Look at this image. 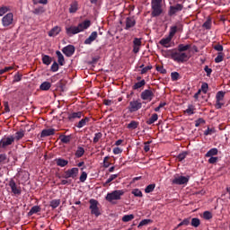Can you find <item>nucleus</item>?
Returning a JSON list of instances; mask_svg holds the SVG:
<instances>
[{"label": "nucleus", "mask_w": 230, "mask_h": 230, "mask_svg": "<svg viewBox=\"0 0 230 230\" xmlns=\"http://www.w3.org/2000/svg\"><path fill=\"white\" fill-rule=\"evenodd\" d=\"M171 55V58L174 60V62L184 63L190 60V57L185 52H181V50L169 51Z\"/></svg>", "instance_id": "obj_2"}, {"label": "nucleus", "mask_w": 230, "mask_h": 230, "mask_svg": "<svg viewBox=\"0 0 230 230\" xmlns=\"http://www.w3.org/2000/svg\"><path fill=\"white\" fill-rule=\"evenodd\" d=\"M40 211V207L39 206H33L31 210L29 211L28 215L29 217H31V215H35L36 213H39Z\"/></svg>", "instance_id": "obj_35"}, {"label": "nucleus", "mask_w": 230, "mask_h": 230, "mask_svg": "<svg viewBox=\"0 0 230 230\" xmlns=\"http://www.w3.org/2000/svg\"><path fill=\"white\" fill-rule=\"evenodd\" d=\"M40 91H49L51 89V83L49 82H43L40 86Z\"/></svg>", "instance_id": "obj_30"}, {"label": "nucleus", "mask_w": 230, "mask_h": 230, "mask_svg": "<svg viewBox=\"0 0 230 230\" xmlns=\"http://www.w3.org/2000/svg\"><path fill=\"white\" fill-rule=\"evenodd\" d=\"M133 52L134 53H139V48H141V39L135 38L133 40Z\"/></svg>", "instance_id": "obj_19"}, {"label": "nucleus", "mask_w": 230, "mask_h": 230, "mask_svg": "<svg viewBox=\"0 0 230 230\" xmlns=\"http://www.w3.org/2000/svg\"><path fill=\"white\" fill-rule=\"evenodd\" d=\"M55 128L43 129L40 134V137H48V136H54Z\"/></svg>", "instance_id": "obj_21"}, {"label": "nucleus", "mask_w": 230, "mask_h": 230, "mask_svg": "<svg viewBox=\"0 0 230 230\" xmlns=\"http://www.w3.org/2000/svg\"><path fill=\"white\" fill-rule=\"evenodd\" d=\"M89 204H90V210H91V215H94L95 217H100V215H102V211L100 210V203L98 202V200L94 199H91L89 200Z\"/></svg>", "instance_id": "obj_6"}, {"label": "nucleus", "mask_w": 230, "mask_h": 230, "mask_svg": "<svg viewBox=\"0 0 230 230\" xmlns=\"http://www.w3.org/2000/svg\"><path fill=\"white\" fill-rule=\"evenodd\" d=\"M13 143H15L13 135H9L7 137H2V139L0 140V150H6V148H8V146H11V145H13Z\"/></svg>", "instance_id": "obj_4"}, {"label": "nucleus", "mask_w": 230, "mask_h": 230, "mask_svg": "<svg viewBox=\"0 0 230 230\" xmlns=\"http://www.w3.org/2000/svg\"><path fill=\"white\" fill-rule=\"evenodd\" d=\"M50 71H52V73H57V71H58V63L55 61L50 67Z\"/></svg>", "instance_id": "obj_53"}, {"label": "nucleus", "mask_w": 230, "mask_h": 230, "mask_svg": "<svg viewBox=\"0 0 230 230\" xmlns=\"http://www.w3.org/2000/svg\"><path fill=\"white\" fill-rule=\"evenodd\" d=\"M224 96H226V92L223 91H219L217 95H216V109H222V105H224V103H222V100H224Z\"/></svg>", "instance_id": "obj_14"}, {"label": "nucleus", "mask_w": 230, "mask_h": 230, "mask_svg": "<svg viewBox=\"0 0 230 230\" xmlns=\"http://www.w3.org/2000/svg\"><path fill=\"white\" fill-rule=\"evenodd\" d=\"M61 142L62 143H69V141H71V136H62L60 137Z\"/></svg>", "instance_id": "obj_50"}, {"label": "nucleus", "mask_w": 230, "mask_h": 230, "mask_svg": "<svg viewBox=\"0 0 230 230\" xmlns=\"http://www.w3.org/2000/svg\"><path fill=\"white\" fill-rule=\"evenodd\" d=\"M56 55L58 57V62L59 66H64L65 59H64V55H62V52H60V50H57Z\"/></svg>", "instance_id": "obj_28"}, {"label": "nucleus", "mask_w": 230, "mask_h": 230, "mask_svg": "<svg viewBox=\"0 0 230 230\" xmlns=\"http://www.w3.org/2000/svg\"><path fill=\"white\" fill-rule=\"evenodd\" d=\"M206 123V120L204 119L199 118L197 120H195V127H200V125H204Z\"/></svg>", "instance_id": "obj_52"}, {"label": "nucleus", "mask_w": 230, "mask_h": 230, "mask_svg": "<svg viewBox=\"0 0 230 230\" xmlns=\"http://www.w3.org/2000/svg\"><path fill=\"white\" fill-rule=\"evenodd\" d=\"M26 134V131L23 130V129H20L18 130L14 136H13V139H14V142L15 141H21V139H22V137H24V135Z\"/></svg>", "instance_id": "obj_20"}, {"label": "nucleus", "mask_w": 230, "mask_h": 230, "mask_svg": "<svg viewBox=\"0 0 230 230\" xmlns=\"http://www.w3.org/2000/svg\"><path fill=\"white\" fill-rule=\"evenodd\" d=\"M131 193L135 197H143V192L139 189H134Z\"/></svg>", "instance_id": "obj_47"}, {"label": "nucleus", "mask_w": 230, "mask_h": 230, "mask_svg": "<svg viewBox=\"0 0 230 230\" xmlns=\"http://www.w3.org/2000/svg\"><path fill=\"white\" fill-rule=\"evenodd\" d=\"M185 114H188V116H191L193 114H195V106H193V104H190L188 106V109H186L184 111Z\"/></svg>", "instance_id": "obj_31"}, {"label": "nucleus", "mask_w": 230, "mask_h": 230, "mask_svg": "<svg viewBox=\"0 0 230 230\" xmlns=\"http://www.w3.org/2000/svg\"><path fill=\"white\" fill-rule=\"evenodd\" d=\"M137 127H139V122L136 121V120H131L129 124H128V128L131 129V130H136V128H137Z\"/></svg>", "instance_id": "obj_33"}, {"label": "nucleus", "mask_w": 230, "mask_h": 230, "mask_svg": "<svg viewBox=\"0 0 230 230\" xmlns=\"http://www.w3.org/2000/svg\"><path fill=\"white\" fill-rule=\"evenodd\" d=\"M78 177V168L74 167L65 172L64 179H76Z\"/></svg>", "instance_id": "obj_10"}, {"label": "nucleus", "mask_w": 230, "mask_h": 230, "mask_svg": "<svg viewBox=\"0 0 230 230\" xmlns=\"http://www.w3.org/2000/svg\"><path fill=\"white\" fill-rule=\"evenodd\" d=\"M211 134H215V128H208L207 130L204 131V136H211Z\"/></svg>", "instance_id": "obj_58"}, {"label": "nucleus", "mask_w": 230, "mask_h": 230, "mask_svg": "<svg viewBox=\"0 0 230 230\" xmlns=\"http://www.w3.org/2000/svg\"><path fill=\"white\" fill-rule=\"evenodd\" d=\"M7 157L5 154L0 155V164H4L6 163Z\"/></svg>", "instance_id": "obj_60"}, {"label": "nucleus", "mask_w": 230, "mask_h": 230, "mask_svg": "<svg viewBox=\"0 0 230 230\" xmlns=\"http://www.w3.org/2000/svg\"><path fill=\"white\" fill-rule=\"evenodd\" d=\"M140 98L147 102H152L154 100V92L150 89L145 90L141 93Z\"/></svg>", "instance_id": "obj_12"}, {"label": "nucleus", "mask_w": 230, "mask_h": 230, "mask_svg": "<svg viewBox=\"0 0 230 230\" xmlns=\"http://www.w3.org/2000/svg\"><path fill=\"white\" fill-rule=\"evenodd\" d=\"M192 227H199L200 226V219L193 217L190 222Z\"/></svg>", "instance_id": "obj_43"}, {"label": "nucleus", "mask_w": 230, "mask_h": 230, "mask_svg": "<svg viewBox=\"0 0 230 230\" xmlns=\"http://www.w3.org/2000/svg\"><path fill=\"white\" fill-rule=\"evenodd\" d=\"M152 17H159L163 13V0L151 1Z\"/></svg>", "instance_id": "obj_3"}, {"label": "nucleus", "mask_w": 230, "mask_h": 230, "mask_svg": "<svg viewBox=\"0 0 230 230\" xmlns=\"http://www.w3.org/2000/svg\"><path fill=\"white\" fill-rule=\"evenodd\" d=\"M84 154H85V149H84V147H82V146H79V147H77L75 155V157L80 158Z\"/></svg>", "instance_id": "obj_32"}, {"label": "nucleus", "mask_w": 230, "mask_h": 230, "mask_svg": "<svg viewBox=\"0 0 230 230\" xmlns=\"http://www.w3.org/2000/svg\"><path fill=\"white\" fill-rule=\"evenodd\" d=\"M218 154V149L212 148L207 154L206 157H213V155H217Z\"/></svg>", "instance_id": "obj_39"}, {"label": "nucleus", "mask_w": 230, "mask_h": 230, "mask_svg": "<svg viewBox=\"0 0 230 230\" xmlns=\"http://www.w3.org/2000/svg\"><path fill=\"white\" fill-rule=\"evenodd\" d=\"M8 185L11 188L12 193H13V195H21V187H17V183H15L13 179L9 181Z\"/></svg>", "instance_id": "obj_15"}, {"label": "nucleus", "mask_w": 230, "mask_h": 230, "mask_svg": "<svg viewBox=\"0 0 230 230\" xmlns=\"http://www.w3.org/2000/svg\"><path fill=\"white\" fill-rule=\"evenodd\" d=\"M109 159H111V157H109V156L104 157V159H103V166H104V168H109V166H111Z\"/></svg>", "instance_id": "obj_57"}, {"label": "nucleus", "mask_w": 230, "mask_h": 230, "mask_svg": "<svg viewBox=\"0 0 230 230\" xmlns=\"http://www.w3.org/2000/svg\"><path fill=\"white\" fill-rule=\"evenodd\" d=\"M155 190V183L149 184L148 186L146 187L145 192L146 193H152Z\"/></svg>", "instance_id": "obj_42"}, {"label": "nucleus", "mask_w": 230, "mask_h": 230, "mask_svg": "<svg viewBox=\"0 0 230 230\" xmlns=\"http://www.w3.org/2000/svg\"><path fill=\"white\" fill-rule=\"evenodd\" d=\"M91 121V119L89 117H85L84 119H82L77 124L76 127L77 128H83V127H85L87 123Z\"/></svg>", "instance_id": "obj_25"}, {"label": "nucleus", "mask_w": 230, "mask_h": 230, "mask_svg": "<svg viewBox=\"0 0 230 230\" xmlns=\"http://www.w3.org/2000/svg\"><path fill=\"white\" fill-rule=\"evenodd\" d=\"M182 28H183V26L181 22H178L174 26H172L170 28L169 37L173 39V37L175 36V33H177V31H182Z\"/></svg>", "instance_id": "obj_13"}, {"label": "nucleus", "mask_w": 230, "mask_h": 230, "mask_svg": "<svg viewBox=\"0 0 230 230\" xmlns=\"http://www.w3.org/2000/svg\"><path fill=\"white\" fill-rule=\"evenodd\" d=\"M69 13H76L78 12V2L74 1L70 4Z\"/></svg>", "instance_id": "obj_24"}, {"label": "nucleus", "mask_w": 230, "mask_h": 230, "mask_svg": "<svg viewBox=\"0 0 230 230\" xmlns=\"http://www.w3.org/2000/svg\"><path fill=\"white\" fill-rule=\"evenodd\" d=\"M182 8H184V5L181 4H177L176 5H171L168 12L169 17H173V15L178 13V12H182Z\"/></svg>", "instance_id": "obj_11"}, {"label": "nucleus", "mask_w": 230, "mask_h": 230, "mask_svg": "<svg viewBox=\"0 0 230 230\" xmlns=\"http://www.w3.org/2000/svg\"><path fill=\"white\" fill-rule=\"evenodd\" d=\"M150 143H152V141H147L144 143V150L145 152H150Z\"/></svg>", "instance_id": "obj_64"}, {"label": "nucleus", "mask_w": 230, "mask_h": 230, "mask_svg": "<svg viewBox=\"0 0 230 230\" xmlns=\"http://www.w3.org/2000/svg\"><path fill=\"white\" fill-rule=\"evenodd\" d=\"M181 226H190V218L183 219L176 227V229H179V227H181Z\"/></svg>", "instance_id": "obj_48"}, {"label": "nucleus", "mask_w": 230, "mask_h": 230, "mask_svg": "<svg viewBox=\"0 0 230 230\" xmlns=\"http://www.w3.org/2000/svg\"><path fill=\"white\" fill-rule=\"evenodd\" d=\"M82 111L73 112L68 115V119L70 121H73V119H76V118L80 119V118H82Z\"/></svg>", "instance_id": "obj_27"}, {"label": "nucleus", "mask_w": 230, "mask_h": 230, "mask_svg": "<svg viewBox=\"0 0 230 230\" xmlns=\"http://www.w3.org/2000/svg\"><path fill=\"white\" fill-rule=\"evenodd\" d=\"M75 46L73 45H68L66 47H64L62 51L64 53V55H66V57H73V55H75Z\"/></svg>", "instance_id": "obj_16"}, {"label": "nucleus", "mask_w": 230, "mask_h": 230, "mask_svg": "<svg viewBox=\"0 0 230 230\" xmlns=\"http://www.w3.org/2000/svg\"><path fill=\"white\" fill-rule=\"evenodd\" d=\"M150 222H152V220L144 219L139 223L138 227H142V226H148V224H150Z\"/></svg>", "instance_id": "obj_59"}, {"label": "nucleus", "mask_w": 230, "mask_h": 230, "mask_svg": "<svg viewBox=\"0 0 230 230\" xmlns=\"http://www.w3.org/2000/svg\"><path fill=\"white\" fill-rule=\"evenodd\" d=\"M208 89H209V86L208 85V84L203 83L201 85V91H202V93H204V94H206V93H208Z\"/></svg>", "instance_id": "obj_62"}, {"label": "nucleus", "mask_w": 230, "mask_h": 230, "mask_svg": "<svg viewBox=\"0 0 230 230\" xmlns=\"http://www.w3.org/2000/svg\"><path fill=\"white\" fill-rule=\"evenodd\" d=\"M60 206V199H52L50 201V208H52V209H57V208H58Z\"/></svg>", "instance_id": "obj_36"}, {"label": "nucleus", "mask_w": 230, "mask_h": 230, "mask_svg": "<svg viewBox=\"0 0 230 230\" xmlns=\"http://www.w3.org/2000/svg\"><path fill=\"white\" fill-rule=\"evenodd\" d=\"M60 31H62V29L58 26H56L49 31V37H57Z\"/></svg>", "instance_id": "obj_23"}, {"label": "nucleus", "mask_w": 230, "mask_h": 230, "mask_svg": "<svg viewBox=\"0 0 230 230\" xmlns=\"http://www.w3.org/2000/svg\"><path fill=\"white\" fill-rule=\"evenodd\" d=\"M98 39V32L97 31H93L91 35L84 40V44L86 45H91L94 40Z\"/></svg>", "instance_id": "obj_18"}, {"label": "nucleus", "mask_w": 230, "mask_h": 230, "mask_svg": "<svg viewBox=\"0 0 230 230\" xmlns=\"http://www.w3.org/2000/svg\"><path fill=\"white\" fill-rule=\"evenodd\" d=\"M186 155H188V152H183L178 155L177 156L178 161H184V159H186Z\"/></svg>", "instance_id": "obj_55"}, {"label": "nucleus", "mask_w": 230, "mask_h": 230, "mask_svg": "<svg viewBox=\"0 0 230 230\" xmlns=\"http://www.w3.org/2000/svg\"><path fill=\"white\" fill-rule=\"evenodd\" d=\"M203 28H206V30H211V19H208V20L203 23Z\"/></svg>", "instance_id": "obj_51"}, {"label": "nucleus", "mask_w": 230, "mask_h": 230, "mask_svg": "<svg viewBox=\"0 0 230 230\" xmlns=\"http://www.w3.org/2000/svg\"><path fill=\"white\" fill-rule=\"evenodd\" d=\"M146 84V82H145V79H143L142 81L136 83L133 85V89L134 90L141 89V87H143Z\"/></svg>", "instance_id": "obj_40"}, {"label": "nucleus", "mask_w": 230, "mask_h": 230, "mask_svg": "<svg viewBox=\"0 0 230 230\" xmlns=\"http://www.w3.org/2000/svg\"><path fill=\"white\" fill-rule=\"evenodd\" d=\"M224 57H226L224 52H218L217 58H215L216 64H220V62H224Z\"/></svg>", "instance_id": "obj_34"}, {"label": "nucleus", "mask_w": 230, "mask_h": 230, "mask_svg": "<svg viewBox=\"0 0 230 230\" xmlns=\"http://www.w3.org/2000/svg\"><path fill=\"white\" fill-rule=\"evenodd\" d=\"M79 181L81 182H84V181H87V172H83L80 178H79Z\"/></svg>", "instance_id": "obj_63"}, {"label": "nucleus", "mask_w": 230, "mask_h": 230, "mask_svg": "<svg viewBox=\"0 0 230 230\" xmlns=\"http://www.w3.org/2000/svg\"><path fill=\"white\" fill-rule=\"evenodd\" d=\"M91 26V22L89 20H86L81 23H79L77 26H69L66 27V33L68 35V37H73V35H76L78 33H81V31H84V30H87Z\"/></svg>", "instance_id": "obj_1"}, {"label": "nucleus", "mask_w": 230, "mask_h": 230, "mask_svg": "<svg viewBox=\"0 0 230 230\" xmlns=\"http://www.w3.org/2000/svg\"><path fill=\"white\" fill-rule=\"evenodd\" d=\"M125 22V30H130V28H134L136 26V19H134V17H127Z\"/></svg>", "instance_id": "obj_17"}, {"label": "nucleus", "mask_w": 230, "mask_h": 230, "mask_svg": "<svg viewBox=\"0 0 230 230\" xmlns=\"http://www.w3.org/2000/svg\"><path fill=\"white\" fill-rule=\"evenodd\" d=\"M7 12H10V7L8 6L0 7V17H3V15H4V13H6Z\"/></svg>", "instance_id": "obj_46"}, {"label": "nucleus", "mask_w": 230, "mask_h": 230, "mask_svg": "<svg viewBox=\"0 0 230 230\" xmlns=\"http://www.w3.org/2000/svg\"><path fill=\"white\" fill-rule=\"evenodd\" d=\"M2 24L4 28H8V26H12V24H13V13H9L5 14L2 18Z\"/></svg>", "instance_id": "obj_9"}, {"label": "nucleus", "mask_w": 230, "mask_h": 230, "mask_svg": "<svg viewBox=\"0 0 230 230\" xmlns=\"http://www.w3.org/2000/svg\"><path fill=\"white\" fill-rule=\"evenodd\" d=\"M205 73H207V76H211V73H213V69L209 68V66H205L204 67Z\"/></svg>", "instance_id": "obj_61"}, {"label": "nucleus", "mask_w": 230, "mask_h": 230, "mask_svg": "<svg viewBox=\"0 0 230 230\" xmlns=\"http://www.w3.org/2000/svg\"><path fill=\"white\" fill-rule=\"evenodd\" d=\"M179 73L178 72H172L171 74V78L172 80V82H176V80H179Z\"/></svg>", "instance_id": "obj_56"}, {"label": "nucleus", "mask_w": 230, "mask_h": 230, "mask_svg": "<svg viewBox=\"0 0 230 230\" xmlns=\"http://www.w3.org/2000/svg\"><path fill=\"white\" fill-rule=\"evenodd\" d=\"M172 38H171V36L164 38L159 41V44H161V46H164V48H170V42H172Z\"/></svg>", "instance_id": "obj_22"}, {"label": "nucleus", "mask_w": 230, "mask_h": 230, "mask_svg": "<svg viewBox=\"0 0 230 230\" xmlns=\"http://www.w3.org/2000/svg\"><path fill=\"white\" fill-rule=\"evenodd\" d=\"M42 62L45 64V66H49V64H51V57L44 55L42 57Z\"/></svg>", "instance_id": "obj_41"}, {"label": "nucleus", "mask_w": 230, "mask_h": 230, "mask_svg": "<svg viewBox=\"0 0 230 230\" xmlns=\"http://www.w3.org/2000/svg\"><path fill=\"white\" fill-rule=\"evenodd\" d=\"M141 107H143V103L141 102V100H139V99L133 100V101L129 102L128 111V112H137V111H139V109H141Z\"/></svg>", "instance_id": "obj_7"}, {"label": "nucleus", "mask_w": 230, "mask_h": 230, "mask_svg": "<svg viewBox=\"0 0 230 230\" xmlns=\"http://www.w3.org/2000/svg\"><path fill=\"white\" fill-rule=\"evenodd\" d=\"M213 49L216 51H219V53H222L224 51V46L220 45V44H217L213 46Z\"/></svg>", "instance_id": "obj_54"}, {"label": "nucleus", "mask_w": 230, "mask_h": 230, "mask_svg": "<svg viewBox=\"0 0 230 230\" xmlns=\"http://www.w3.org/2000/svg\"><path fill=\"white\" fill-rule=\"evenodd\" d=\"M125 195V191L123 190H113L106 195V200L108 202H112L113 200H121V197Z\"/></svg>", "instance_id": "obj_5"}, {"label": "nucleus", "mask_w": 230, "mask_h": 230, "mask_svg": "<svg viewBox=\"0 0 230 230\" xmlns=\"http://www.w3.org/2000/svg\"><path fill=\"white\" fill-rule=\"evenodd\" d=\"M114 179H118V174H111L110 178L103 183V186H107L110 182H112Z\"/></svg>", "instance_id": "obj_44"}, {"label": "nucleus", "mask_w": 230, "mask_h": 230, "mask_svg": "<svg viewBox=\"0 0 230 230\" xmlns=\"http://www.w3.org/2000/svg\"><path fill=\"white\" fill-rule=\"evenodd\" d=\"M157 119H159V115H157V113H154L151 118H149L146 120V124L147 125H153V123H155V121H157Z\"/></svg>", "instance_id": "obj_29"}, {"label": "nucleus", "mask_w": 230, "mask_h": 230, "mask_svg": "<svg viewBox=\"0 0 230 230\" xmlns=\"http://www.w3.org/2000/svg\"><path fill=\"white\" fill-rule=\"evenodd\" d=\"M131 220H134V215L130 214V215H125L122 217V222H130Z\"/></svg>", "instance_id": "obj_45"}, {"label": "nucleus", "mask_w": 230, "mask_h": 230, "mask_svg": "<svg viewBox=\"0 0 230 230\" xmlns=\"http://www.w3.org/2000/svg\"><path fill=\"white\" fill-rule=\"evenodd\" d=\"M191 48L190 45H184V44H180L178 46V51H181V53H184V51H188Z\"/></svg>", "instance_id": "obj_37"}, {"label": "nucleus", "mask_w": 230, "mask_h": 230, "mask_svg": "<svg viewBox=\"0 0 230 230\" xmlns=\"http://www.w3.org/2000/svg\"><path fill=\"white\" fill-rule=\"evenodd\" d=\"M203 218H205V220H211V218H213V214L209 211H205L203 213Z\"/></svg>", "instance_id": "obj_49"}, {"label": "nucleus", "mask_w": 230, "mask_h": 230, "mask_svg": "<svg viewBox=\"0 0 230 230\" xmlns=\"http://www.w3.org/2000/svg\"><path fill=\"white\" fill-rule=\"evenodd\" d=\"M102 137H103V134H102V132L95 133L93 140V145H96Z\"/></svg>", "instance_id": "obj_38"}, {"label": "nucleus", "mask_w": 230, "mask_h": 230, "mask_svg": "<svg viewBox=\"0 0 230 230\" xmlns=\"http://www.w3.org/2000/svg\"><path fill=\"white\" fill-rule=\"evenodd\" d=\"M56 164L61 168H64V166H67V164H69V161L64 158H58L56 159Z\"/></svg>", "instance_id": "obj_26"}, {"label": "nucleus", "mask_w": 230, "mask_h": 230, "mask_svg": "<svg viewBox=\"0 0 230 230\" xmlns=\"http://www.w3.org/2000/svg\"><path fill=\"white\" fill-rule=\"evenodd\" d=\"M190 181V176H179V174H175L174 178L172 180V184L182 185L188 184Z\"/></svg>", "instance_id": "obj_8"}]
</instances>
